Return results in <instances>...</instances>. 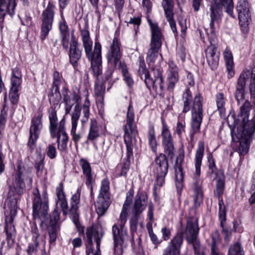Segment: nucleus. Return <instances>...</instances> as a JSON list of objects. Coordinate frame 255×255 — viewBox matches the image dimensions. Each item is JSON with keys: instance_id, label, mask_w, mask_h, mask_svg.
I'll return each mask as SVG.
<instances>
[{"instance_id": "nucleus-1", "label": "nucleus", "mask_w": 255, "mask_h": 255, "mask_svg": "<svg viewBox=\"0 0 255 255\" xmlns=\"http://www.w3.org/2000/svg\"><path fill=\"white\" fill-rule=\"evenodd\" d=\"M252 108L251 103L246 100L241 106L240 111L236 117L232 115L230 119L233 124L230 123V120L227 124L231 130L232 140L240 142L239 150L240 154L245 156L249 151L250 140L255 131V119L249 120L250 112Z\"/></svg>"}, {"instance_id": "nucleus-2", "label": "nucleus", "mask_w": 255, "mask_h": 255, "mask_svg": "<svg viewBox=\"0 0 255 255\" xmlns=\"http://www.w3.org/2000/svg\"><path fill=\"white\" fill-rule=\"evenodd\" d=\"M134 113L131 102H130L126 116V123L123 127L124 141L126 147V155L123 163L117 166V177H127L131 161L133 159V149L137 146V126L134 122Z\"/></svg>"}, {"instance_id": "nucleus-3", "label": "nucleus", "mask_w": 255, "mask_h": 255, "mask_svg": "<svg viewBox=\"0 0 255 255\" xmlns=\"http://www.w3.org/2000/svg\"><path fill=\"white\" fill-rule=\"evenodd\" d=\"M182 113L185 114L190 110L191 111L189 136L192 142L194 139L195 135L200 132L203 119V97L201 93H198L193 98L190 88L187 87L182 94Z\"/></svg>"}, {"instance_id": "nucleus-4", "label": "nucleus", "mask_w": 255, "mask_h": 255, "mask_svg": "<svg viewBox=\"0 0 255 255\" xmlns=\"http://www.w3.org/2000/svg\"><path fill=\"white\" fill-rule=\"evenodd\" d=\"M34 198L32 201V216L33 219H37L41 221L40 227L43 229L44 226L46 228L58 227V222L60 220V211L56 206L49 215L48 197L46 190H45L40 196L39 190L36 188L33 191Z\"/></svg>"}, {"instance_id": "nucleus-5", "label": "nucleus", "mask_w": 255, "mask_h": 255, "mask_svg": "<svg viewBox=\"0 0 255 255\" xmlns=\"http://www.w3.org/2000/svg\"><path fill=\"white\" fill-rule=\"evenodd\" d=\"M81 34L85 55L90 63V69L94 76L98 78L102 74V45L99 41H95L93 50V41L87 27L82 29Z\"/></svg>"}, {"instance_id": "nucleus-6", "label": "nucleus", "mask_w": 255, "mask_h": 255, "mask_svg": "<svg viewBox=\"0 0 255 255\" xmlns=\"http://www.w3.org/2000/svg\"><path fill=\"white\" fill-rule=\"evenodd\" d=\"M205 150L204 142L199 141L194 158L195 173L193 177L192 189L194 191V203L196 207L200 206L203 201V192L202 190L203 180L200 178L201 167L204 157Z\"/></svg>"}, {"instance_id": "nucleus-7", "label": "nucleus", "mask_w": 255, "mask_h": 255, "mask_svg": "<svg viewBox=\"0 0 255 255\" xmlns=\"http://www.w3.org/2000/svg\"><path fill=\"white\" fill-rule=\"evenodd\" d=\"M248 81L250 82L251 98L255 106V67L251 70L245 69L241 72L235 84L234 97L238 104L245 100L246 95L248 93L246 90Z\"/></svg>"}, {"instance_id": "nucleus-8", "label": "nucleus", "mask_w": 255, "mask_h": 255, "mask_svg": "<svg viewBox=\"0 0 255 255\" xmlns=\"http://www.w3.org/2000/svg\"><path fill=\"white\" fill-rule=\"evenodd\" d=\"M21 196L15 194L10 195L8 193L7 207L9 209L5 211L4 231L6 235V242L9 248L13 247L16 236V230L13 224L14 218L17 215V200Z\"/></svg>"}, {"instance_id": "nucleus-9", "label": "nucleus", "mask_w": 255, "mask_h": 255, "mask_svg": "<svg viewBox=\"0 0 255 255\" xmlns=\"http://www.w3.org/2000/svg\"><path fill=\"white\" fill-rule=\"evenodd\" d=\"M148 23L151 31V39L146 60L148 66H151L154 64L158 57L164 36L157 22H153L151 19H148Z\"/></svg>"}, {"instance_id": "nucleus-10", "label": "nucleus", "mask_w": 255, "mask_h": 255, "mask_svg": "<svg viewBox=\"0 0 255 255\" xmlns=\"http://www.w3.org/2000/svg\"><path fill=\"white\" fill-rule=\"evenodd\" d=\"M110 182L106 178L102 180L97 201L95 204L96 213L99 217L104 216L111 204Z\"/></svg>"}, {"instance_id": "nucleus-11", "label": "nucleus", "mask_w": 255, "mask_h": 255, "mask_svg": "<svg viewBox=\"0 0 255 255\" xmlns=\"http://www.w3.org/2000/svg\"><path fill=\"white\" fill-rule=\"evenodd\" d=\"M168 156L161 153L156 156L154 159L153 173L155 177L154 186H163L165 182L166 176L169 167Z\"/></svg>"}, {"instance_id": "nucleus-12", "label": "nucleus", "mask_w": 255, "mask_h": 255, "mask_svg": "<svg viewBox=\"0 0 255 255\" xmlns=\"http://www.w3.org/2000/svg\"><path fill=\"white\" fill-rule=\"evenodd\" d=\"M55 9L54 4L51 1H49L47 7L42 12L40 37L42 41L46 39L52 29L55 14Z\"/></svg>"}, {"instance_id": "nucleus-13", "label": "nucleus", "mask_w": 255, "mask_h": 255, "mask_svg": "<svg viewBox=\"0 0 255 255\" xmlns=\"http://www.w3.org/2000/svg\"><path fill=\"white\" fill-rule=\"evenodd\" d=\"M81 188H77L75 193L72 195L70 198V208L69 214L75 225L79 235H84V227L81 225L79 221V205L80 202Z\"/></svg>"}, {"instance_id": "nucleus-14", "label": "nucleus", "mask_w": 255, "mask_h": 255, "mask_svg": "<svg viewBox=\"0 0 255 255\" xmlns=\"http://www.w3.org/2000/svg\"><path fill=\"white\" fill-rule=\"evenodd\" d=\"M104 234L105 232L102 228H95L93 225L87 227L83 239L86 246V255H90L91 254L94 255L93 239L96 243L99 241L100 246Z\"/></svg>"}, {"instance_id": "nucleus-15", "label": "nucleus", "mask_w": 255, "mask_h": 255, "mask_svg": "<svg viewBox=\"0 0 255 255\" xmlns=\"http://www.w3.org/2000/svg\"><path fill=\"white\" fill-rule=\"evenodd\" d=\"M121 42L115 37L110 43L106 57L109 66L116 69L121 61L123 53L121 49Z\"/></svg>"}, {"instance_id": "nucleus-16", "label": "nucleus", "mask_w": 255, "mask_h": 255, "mask_svg": "<svg viewBox=\"0 0 255 255\" xmlns=\"http://www.w3.org/2000/svg\"><path fill=\"white\" fill-rule=\"evenodd\" d=\"M112 234L114 240V250L115 255H123V245L128 233L123 224H115L112 227Z\"/></svg>"}, {"instance_id": "nucleus-17", "label": "nucleus", "mask_w": 255, "mask_h": 255, "mask_svg": "<svg viewBox=\"0 0 255 255\" xmlns=\"http://www.w3.org/2000/svg\"><path fill=\"white\" fill-rule=\"evenodd\" d=\"M161 124V142L164 151L168 157L172 158L174 155L175 148L172 134L164 120H162Z\"/></svg>"}, {"instance_id": "nucleus-18", "label": "nucleus", "mask_w": 255, "mask_h": 255, "mask_svg": "<svg viewBox=\"0 0 255 255\" xmlns=\"http://www.w3.org/2000/svg\"><path fill=\"white\" fill-rule=\"evenodd\" d=\"M209 6L210 13L222 17L223 8L224 7L226 12L230 16L235 17L233 12V0H212Z\"/></svg>"}, {"instance_id": "nucleus-19", "label": "nucleus", "mask_w": 255, "mask_h": 255, "mask_svg": "<svg viewBox=\"0 0 255 255\" xmlns=\"http://www.w3.org/2000/svg\"><path fill=\"white\" fill-rule=\"evenodd\" d=\"M42 114H39L38 116L31 121V125L29 130V136L27 146L31 150H33L36 146V141L39 137L40 129L42 127Z\"/></svg>"}, {"instance_id": "nucleus-20", "label": "nucleus", "mask_w": 255, "mask_h": 255, "mask_svg": "<svg viewBox=\"0 0 255 255\" xmlns=\"http://www.w3.org/2000/svg\"><path fill=\"white\" fill-rule=\"evenodd\" d=\"M82 53V49L80 48V44L76 39L73 31L71 33L68 55L69 62L75 70L78 67V61L81 58Z\"/></svg>"}, {"instance_id": "nucleus-21", "label": "nucleus", "mask_w": 255, "mask_h": 255, "mask_svg": "<svg viewBox=\"0 0 255 255\" xmlns=\"http://www.w3.org/2000/svg\"><path fill=\"white\" fill-rule=\"evenodd\" d=\"M65 123V118L63 117L60 123L58 130L55 131V135H51L52 138H57V147L61 152H66L67 151L69 136L66 131Z\"/></svg>"}, {"instance_id": "nucleus-22", "label": "nucleus", "mask_w": 255, "mask_h": 255, "mask_svg": "<svg viewBox=\"0 0 255 255\" xmlns=\"http://www.w3.org/2000/svg\"><path fill=\"white\" fill-rule=\"evenodd\" d=\"M183 243V233L178 232L168 243L167 246L163 250L162 255H180Z\"/></svg>"}, {"instance_id": "nucleus-23", "label": "nucleus", "mask_w": 255, "mask_h": 255, "mask_svg": "<svg viewBox=\"0 0 255 255\" xmlns=\"http://www.w3.org/2000/svg\"><path fill=\"white\" fill-rule=\"evenodd\" d=\"M184 158V153H180L176 158L174 166L175 185L178 194H181L184 185V173L182 165Z\"/></svg>"}, {"instance_id": "nucleus-24", "label": "nucleus", "mask_w": 255, "mask_h": 255, "mask_svg": "<svg viewBox=\"0 0 255 255\" xmlns=\"http://www.w3.org/2000/svg\"><path fill=\"white\" fill-rule=\"evenodd\" d=\"M148 196L147 192L139 187L134 198L132 212L134 215H140L146 208Z\"/></svg>"}, {"instance_id": "nucleus-25", "label": "nucleus", "mask_w": 255, "mask_h": 255, "mask_svg": "<svg viewBox=\"0 0 255 255\" xmlns=\"http://www.w3.org/2000/svg\"><path fill=\"white\" fill-rule=\"evenodd\" d=\"M162 6L164 11L165 16L169 23L170 28L175 36L178 35L176 22L174 19L173 0H163Z\"/></svg>"}, {"instance_id": "nucleus-26", "label": "nucleus", "mask_w": 255, "mask_h": 255, "mask_svg": "<svg viewBox=\"0 0 255 255\" xmlns=\"http://www.w3.org/2000/svg\"><path fill=\"white\" fill-rule=\"evenodd\" d=\"M61 20L58 22L61 43L65 49L68 48L70 40V29L63 16V10L60 9Z\"/></svg>"}, {"instance_id": "nucleus-27", "label": "nucleus", "mask_w": 255, "mask_h": 255, "mask_svg": "<svg viewBox=\"0 0 255 255\" xmlns=\"http://www.w3.org/2000/svg\"><path fill=\"white\" fill-rule=\"evenodd\" d=\"M207 162L208 171L206 173L207 177L213 180L221 175H224V172L222 169H218L216 164L215 159L214 158L212 152H209L207 154Z\"/></svg>"}, {"instance_id": "nucleus-28", "label": "nucleus", "mask_w": 255, "mask_h": 255, "mask_svg": "<svg viewBox=\"0 0 255 255\" xmlns=\"http://www.w3.org/2000/svg\"><path fill=\"white\" fill-rule=\"evenodd\" d=\"M207 62L212 70H215L219 66L220 52L218 47L207 46L205 51Z\"/></svg>"}, {"instance_id": "nucleus-29", "label": "nucleus", "mask_w": 255, "mask_h": 255, "mask_svg": "<svg viewBox=\"0 0 255 255\" xmlns=\"http://www.w3.org/2000/svg\"><path fill=\"white\" fill-rule=\"evenodd\" d=\"M199 231L198 220L193 218L187 221L185 233L188 243H192L197 239Z\"/></svg>"}, {"instance_id": "nucleus-30", "label": "nucleus", "mask_w": 255, "mask_h": 255, "mask_svg": "<svg viewBox=\"0 0 255 255\" xmlns=\"http://www.w3.org/2000/svg\"><path fill=\"white\" fill-rule=\"evenodd\" d=\"M81 110L80 106H79L78 104L76 105L74 107V111L72 113L71 118L72 128L71 129V134L72 136V140L76 144L78 143L81 138V136L80 134H77L76 133L77 122L81 114Z\"/></svg>"}, {"instance_id": "nucleus-31", "label": "nucleus", "mask_w": 255, "mask_h": 255, "mask_svg": "<svg viewBox=\"0 0 255 255\" xmlns=\"http://www.w3.org/2000/svg\"><path fill=\"white\" fill-rule=\"evenodd\" d=\"M22 177L14 176V180L9 190L10 195L15 194L17 196H21L23 194L25 188V184Z\"/></svg>"}, {"instance_id": "nucleus-32", "label": "nucleus", "mask_w": 255, "mask_h": 255, "mask_svg": "<svg viewBox=\"0 0 255 255\" xmlns=\"http://www.w3.org/2000/svg\"><path fill=\"white\" fill-rule=\"evenodd\" d=\"M49 131L50 135H55V131L58 130L60 123L62 119L58 123V118L57 116V111L55 108L50 107L49 111Z\"/></svg>"}, {"instance_id": "nucleus-33", "label": "nucleus", "mask_w": 255, "mask_h": 255, "mask_svg": "<svg viewBox=\"0 0 255 255\" xmlns=\"http://www.w3.org/2000/svg\"><path fill=\"white\" fill-rule=\"evenodd\" d=\"M61 95V98H63L64 103L79 102L81 99V97L76 92H74L71 94L67 84H64V85L62 87Z\"/></svg>"}, {"instance_id": "nucleus-34", "label": "nucleus", "mask_w": 255, "mask_h": 255, "mask_svg": "<svg viewBox=\"0 0 255 255\" xmlns=\"http://www.w3.org/2000/svg\"><path fill=\"white\" fill-rule=\"evenodd\" d=\"M224 58L226 62L227 71L228 72V78L231 79L235 75L234 70V63L233 62V56L232 52L226 49L224 53Z\"/></svg>"}, {"instance_id": "nucleus-35", "label": "nucleus", "mask_w": 255, "mask_h": 255, "mask_svg": "<svg viewBox=\"0 0 255 255\" xmlns=\"http://www.w3.org/2000/svg\"><path fill=\"white\" fill-rule=\"evenodd\" d=\"M79 165L81 166L83 174L86 176V184H91L93 179L92 174V168L89 161L83 158L79 160Z\"/></svg>"}, {"instance_id": "nucleus-36", "label": "nucleus", "mask_w": 255, "mask_h": 255, "mask_svg": "<svg viewBox=\"0 0 255 255\" xmlns=\"http://www.w3.org/2000/svg\"><path fill=\"white\" fill-rule=\"evenodd\" d=\"M144 83L147 88L150 91L151 90V88H152L153 90L157 92L158 87H159L160 91L162 92L164 88V81L163 77L153 79L150 76V77L146 80Z\"/></svg>"}, {"instance_id": "nucleus-37", "label": "nucleus", "mask_w": 255, "mask_h": 255, "mask_svg": "<svg viewBox=\"0 0 255 255\" xmlns=\"http://www.w3.org/2000/svg\"><path fill=\"white\" fill-rule=\"evenodd\" d=\"M47 96L51 105H57L61 100L60 87L51 85Z\"/></svg>"}, {"instance_id": "nucleus-38", "label": "nucleus", "mask_w": 255, "mask_h": 255, "mask_svg": "<svg viewBox=\"0 0 255 255\" xmlns=\"http://www.w3.org/2000/svg\"><path fill=\"white\" fill-rule=\"evenodd\" d=\"M210 237L211 238V242L209 244L211 248V255H222L219 252L218 247V244L220 241V234L219 231L216 230L213 232Z\"/></svg>"}, {"instance_id": "nucleus-39", "label": "nucleus", "mask_w": 255, "mask_h": 255, "mask_svg": "<svg viewBox=\"0 0 255 255\" xmlns=\"http://www.w3.org/2000/svg\"><path fill=\"white\" fill-rule=\"evenodd\" d=\"M217 110L221 117H226V98L223 93H218L215 96Z\"/></svg>"}, {"instance_id": "nucleus-40", "label": "nucleus", "mask_w": 255, "mask_h": 255, "mask_svg": "<svg viewBox=\"0 0 255 255\" xmlns=\"http://www.w3.org/2000/svg\"><path fill=\"white\" fill-rule=\"evenodd\" d=\"M147 137L148 141V145L151 148L152 151L156 153L157 149L158 142L156 138L155 132L153 126H149Z\"/></svg>"}, {"instance_id": "nucleus-41", "label": "nucleus", "mask_w": 255, "mask_h": 255, "mask_svg": "<svg viewBox=\"0 0 255 255\" xmlns=\"http://www.w3.org/2000/svg\"><path fill=\"white\" fill-rule=\"evenodd\" d=\"M249 4L247 0H239L237 5V10L238 13V17L251 16Z\"/></svg>"}, {"instance_id": "nucleus-42", "label": "nucleus", "mask_w": 255, "mask_h": 255, "mask_svg": "<svg viewBox=\"0 0 255 255\" xmlns=\"http://www.w3.org/2000/svg\"><path fill=\"white\" fill-rule=\"evenodd\" d=\"M138 69L137 70L138 74L142 79V76L144 75L145 82L146 79L150 77V74L149 70L146 67L144 59L143 56H139L138 59Z\"/></svg>"}, {"instance_id": "nucleus-43", "label": "nucleus", "mask_w": 255, "mask_h": 255, "mask_svg": "<svg viewBox=\"0 0 255 255\" xmlns=\"http://www.w3.org/2000/svg\"><path fill=\"white\" fill-rule=\"evenodd\" d=\"M118 68L121 70L124 77V80L125 81L128 86L129 87H132L134 82L130 74L128 71V68L126 63L124 61H123V62H120Z\"/></svg>"}, {"instance_id": "nucleus-44", "label": "nucleus", "mask_w": 255, "mask_h": 255, "mask_svg": "<svg viewBox=\"0 0 255 255\" xmlns=\"http://www.w3.org/2000/svg\"><path fill=\"white\" fill-rule=\"evenodd\" d=\"M99 136L97 123L95 119H91L90 128L87 140L93 141Z\"/></svg>"}, {"instance_id": "nucleus-45", "label": "nucleus", "mask_w": 255, "mask_h": 255, "mask_svg": "<svg viewBox=\"0 0 255 255\" xmlns=\"http://www.w3.org/2000/svg\"><path fill=\"white\" fill-rule=\"evenodd\" d=\"M216 189L214 190L215 196L223 195L225 187V175H221L216 179Z\"/></svg>"}, {"instance_id": "nucleus-46", "label": "nucleus", "mask_w": 255, "mask_h": 255, "mask_svg": "<svg viewBox=\"0 0 255 255\" xmlns=\"http://www.w3.org/2000/svg\"><path fill=\"white\" fill-rule=\"evenodd\" d=\"M44 159L45 156L40 153L39 159L34 161V168L36 169V174L38 177L42 176L45 169Z\"/></svg>"}, {"instance_id": "nucleus-47", "label": "nucleus", "mask_w": 255, "mask_h": 255, "mask_svg": "<svg viewBox=\"0 0 255 255\" xmlns=\"http://www.w3.org/2000/svg\"><path fill=\"white\" fill-rule=\"evenodd\" d=\"M223 195H217L215 196L216 198L218 199V204H219V219L222 220V221H226V207L225 206Z\"/></svg>"}, {"instance_id": "nucleus-48", "label": "nucleus", "mask_w": 255, "mask_h": 255, "mask_svg": "<svg viewBox=\"0 0 255 255\" xmlns=\"http://www.w3.org/2000/svg\"><path fill=\"white\" fill-rule=\"evenodd\" d=\"M168 73L167 78L179 79L178 68L173 61L168 62Z\"/></svg>"}, {"instance_id": "nucleus-49", "label": "nucleus", "mask_w": 255, "mask_h": 255, "mask_svg": "<svg viewBox=\"0 0 255 255\" xmlns=\"http://www.w3.org/2000/svg\"><path fill=\"white\" fill-rule=\"evenodd\" d=\"M53 80L51 86L60 87L63 86L64 84H67L65 79L63 78L61 73H60L58 71H55L52 75Z\"/></svg>"}, {"instance_id": "nucleus-50", "label": "nucleus", "mask_w": 255, "mask_h": 255, "mask_svg": "<svg viewBox=\"0 0 255 255\" xmlns=\"http://www.w3.org/2000/svg\"><path fill=\"white\" fill-rule=\"evenodd\" d=\"M210 29L207 31L208 35L216 34L215 32V27L214 25V22L219 23L221 20L222 17L210 13Z\"/></svg>"}, {"instance_id": "nucleus-51", "label": "nucleus", "mask_w": 255, "mask_h": 255, "mask_svg": "<svg viewBox=\"0 0 255 255\" xmlns=\"http://www.w3.org/2000/svg\"><path fill=\"white\" fill-rule=\"evenodd\" d=\"M228 255H244V253L241 244L236 243L231 245L228 251Z\"/></svg>"}, {"instance_id": "nucleus-52", "label": "nucleus", "mask_w": 255, "mask_h": 255, "mask_svg": "<svg viewBox=\"0 0 255 255\" xmlns=\"http://www.w3.org/2000/svg\"><path fill=\"white\" fill-rule=\"evenodd\" d=\"M239 23L241 25V29L243 33L246 34L249 30V25L251 20V16H243L239 17Z\"/></svg>"}, {"instance_id": "nucleus-53", "label": "nucleus", "mask_w": 255, "mask_h": 255, "mask_svg": "<svg viewBox=\"0 0 255 255\" xmlns=\"http://www.w3.org/2000/svg\"><path fill=\"white\" fill-rule=\"evenodd\" d=\"M30 233L31 234V239L32 242H39V239L41 237L40 230L35 222L30 226Z\"/></svg>"}, {"instance_id": "nucleus-54", "label": "nucleus", "mask_w": 255, "mask_h": 255, "mask_svg": "<svg viewBox=\"0 0 255 255\" xmlns=\"http://www.w3.org/2000/svg\"><path fill=\"white\" fill-rule=\"evenodd\" d=\"M186 123L184 120H178L174 131L178 136L179 138H181L183 134L185 133Z\"/></svg>"}, {"instance_id": "nucleus-55", "label": "nucleus", "mask_w": 255, "mask_h": 255, "mask_svg": "<svg viewBox=\"0 0 255 255\" xmlns=\"http://www.w3.org/2000/svg\"><path fill=\"white\" fill-rule=\"evenodd\" d=\"M8 7V3L7 4H6V0H0V23L3 22L7 13L9 15Z\"/></svg>"}, {"instance_id": "nucleus-56", "label": "nucleus", "mask_w": 255, "mask_h": 255, "mask_svg": "<svg viewBox=\"0 0 255 255\" xmlns=\"http://www.w3.org/2000/svg\"><path fill=\"white\" fill-rule=\"evenodd\" d=\"M148 235L152 244L155 245L154 249L157 248L158 245L160 244L162 241L158 238L157 236L153 233L152 226L147 227Z\"/></svg>"}, {"instance_id": "nucleus-57", "label": "nucleus", "mask_w": 255, "mask_h": 255, "mask_svg": "<svg viewBox=\"0 0 255 255\" xmlns=\"http://www.w3.org/2000/svg\"><path fill=\"white\" fill-rule=\"evenodd\" d=\"M220 222V227L222 228V233L224 234V240L226 243H228L230 241V237L232 235V230L231 227H225V223L226 221H222L221 219H219Z\"/></svg>"}, {"instance_id": "nucleus-58", "label": "nucleus", "mask_w": 255, "mask_h": 255, "mask_svg": "<svg viewBox=\"0 0 255 255\" xmlns=\"http://www.w3.org/2000/svg\"><path fill=\"white\" fill-rule=\"evenodd\" d=\"M90 105L91 104L90 102V100L87 96L85 100L84 103L83 105V113L84 114V117L85 119V120H82V122H87L89 118Z\"/></svg>"}, {"instance_id": "nucleus-59", "label": "nucleus", "mask_w": 255, "mask_h": 255, "mask_svg": "<svg viewBox=\"0 0 255 255\" xmlns=\"http://www.w3.org/2000/svg\"><path fill=\"white\" fill-rule=\"evenodd\" d=\"M39 247V242H32V243H29L26 250L27 255H36L38 251Z\"/></svg>"}, {"instance_id": "nucleus-60", "label": "nucleus", "mask_w": 255, "mask_h": 255, "mask_svg": "<svg viewBox=\"0 0 255 255\" xmlns=\"http://www.w3.org/2000/svg\"><path fill=\"white\" fill-rule=\"evenodd\" d=\"M59 201L60 208H61L63 215L66 216L69 214L68 205L66 196L57 198Z\"/></svg>"}, {"instance_id": "nucleus-61", "label": "nucleus", "mask_w": 255, "mask_h": 255, "mask_svg": "<svg viewBox=\"0 0 255 255\" xmlns=\"http://www.w3.org/2000/svg\"><path fill=\"white\" fill-rule=\"evenodd\" d=\"M115 69H114V68L111 67V68L109 69L107 71H106L105 73V82L106 83L107 82H108V85L109 86L107 89L108 90L111 88L113 84L115 82V81H113L112 80V74L114 72Z\"/></svg>"}, {"instance_id": "nucleus-62", "label": "nucleus", "mask_w": 255, "mask_h": 255, "mask_svg": "<svg viewBox=\"0 0 255 255\" xmlns=\"http://www.w3.org/2000/svg\"><path fill=\"white\" fill-rule=\"evenodd\" d=\"M22 82L21 77H11V90H14L16 92H18L19 91V87H20Z\"/></svg>"}, {"instance_id": "nucleus-63", "label": "nucleus", "mask_w": 255, "mask_h": 255, "mask_svg": "<svg viewBox=\"0 0 255 255\" xmlns=\"http://www.w3.org/2000/svg\"><path fill=\"white\" fill-rule=\"evenodd\" d=\"M47 156L51 159H55L57 156V150L53 144H49L46 148Z\"/></svg>"}, {"instance_id": "nucleus-64", "label": "nucleus", "mask_w": 255, "mask_h": 255, "mask_svg": "<svg viewBox=\"0 0 255 255\" xmlns=\"http://www.w3.org/2000/svg\"><path fill=\"white\" fill-rule=\"evenodd\" d=\"M150 71L154 78L153 79L163 78V70L160 66H153L150 68Z\"/></svg>"}]
</instances>
